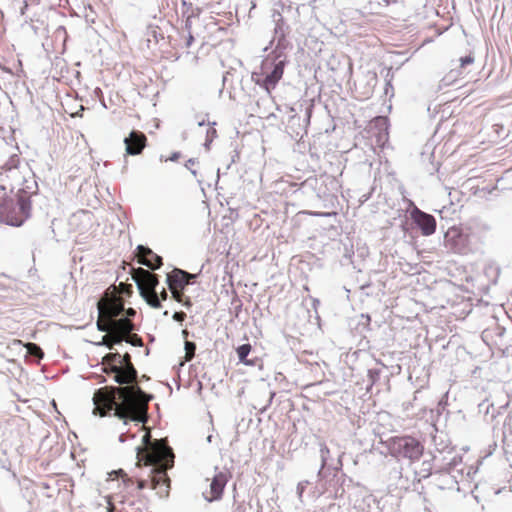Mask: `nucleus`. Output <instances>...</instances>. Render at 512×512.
<instances>
[{
  "instance_id": "obj_25",
  "label": "nucleus",
  "mask_w": 512,
  "mask_h": 512,
  "mask_svg": "<svg viewBox=\"0 0 512 512\" xmlns=\"http://www.w3.org/2000/svg\"><path fill=\"white\" fill-rule=\"evenodd\" d=\"M185 349H186V359L191 360L194 357L196 346L193 342H186L185 343Z\"/></svg>"
},
{
  "instance_id": "obj_17",
  "label": "nucleus",
  "mask_w": 512,
  "mask_h": 512,
  "mask_svg": "<svg viewBox=\"0 0 512 512\" xmlns=\"http://www.w3.org/2000/svg\"><path fill=\"white\" fill-rule=\"evenodd\" d=\"M170 291H171L172 297L174 298L175 301L182 303L186 307H191V305H192L191 300L189 297H185L184 292H183L184 290L174 289V290H170Z\"/></svg>"
},
{
  "instance_id": "obj_23",
  "label": "nucleus",
  "mask_w": 512,
  "mask_h": 512,
  "mask_svg": "<svg viewBox=\"0 0 512 512\" xmlns=\"http://www.w3.org/2000/svg\"><path fill=\"white\" fill-rule=\"evenodd\" d=\"M114 473L117 475V477L122 479V482L126 488H129L134 485V479L132 477H129L124 470L120 469L118 471H115Z\"/></svg>"
},
{
  "instance_id": "obj_27",
  "label": "nucleus",
  "mask_w": 512,
  "mask_h": 512,
  "mask_svg": "<svg viewBox=\"0 0 512 512\" xmlns=\"http://www.w3.org/2000/svg\"><path fill=\"white\" fill-rule=\"evenodd\" d=\"M186 318V313L184 312H175L174 315H173V319L178 321V322H182L184 321Z\"/></svg>"
},
{
  "instance_id": "obj_1",
  "label": "nucleus",
  "mask_w": 512,
  "mask_h": 512,
  "mask_svg": "<svg viewBox=\"0 0 512 512\" xmlns=\"http://www.w3.org/2000/svg\"><path fill=\"white\" fill-rule=\"evenodd\" d=\"M120 365L123 370L117 376V383L123 387L105 386L94 393L93 402L95 415L104 417L111 411L114 416L125 423L127 420L146 423L148 419V404L153 396L145 393L137 384V370L131 355H120Z\"/></svg>"
},
{
  "instance_id": "obj_16",
  "label": "nucleus",
  "mask_w": 512,
  "mask_h": 512,
  "mask_svg": "<svg viewBox=\"0 0 512 512\" xmlns=\"http://www.w3.org/2000/svg\"><path fill=\"white\" fill-rule=\"evenodd\" d=\"M141 296L145 299L147 304L150 305L152 308L157 309V308L161 307V302H160L159 296L156 293V290L149 291L147 293L142 294Z\"/></svg>"
},
{
  "instance_id": "obj_22",
  "label": "nucleus",
  "mask_w": 512,
  "mask_h": 512,
  "mask_svg": "<svg viewBox=\"0 0 512 512\" xmlns=\"http://www.w3.org/2000/svg\"><path fill=\"white\" fill-rule=\"evenodd\" d=\"M124 341L136 347H142L144 345L142 338L138 334L132 332L126 336Z\"/></svg>"
},
{
  "instance_id": "obj_14",
  "label": "nucleus",
  "mask_w": 512,
  "mask_h": 512,
  "mask_svg": "<svg viewBox=\"0 0 512 512\" xmlns=\"http://www.w3.org/2000/svg\"><path fill=\"white\" fill-rule=\"evenodd\" d=\"M167 284L170 290H184L188 284L186 279L183 278L182 269L174 268L170 273H168Z\"/></svg>"
},
{
  "instance_id": "obj_26",
  "label": "nucleus",
  "mask_w": 512,
  "mask_h": 512,
  "mask_svg": "<svg viewBox=\"0 0 512 512\" xmlns=\"http://www.w3.org/2000/svg\"><path fill=\"white\" fill-rule=\"evenodd\" d=\"M461 67H465L468 64H472L474 62V57L472 55H467L465 57L460 58Z\"/></svg>"
},
{
  "instance_id": "obj_20",
  "label": "nucleus",
  "mask_w": 512,
  "mask_h": 512,
  "mask_svg": "<svg viewBox=\"0 0 512 512\" xmlns=\"http://www.w3.org/2000/svg\"><path fill=\"white\" fill-rule=\"evenodd\" d=\"M251 352L250 344H243L237 348L238 358L242 363L248 364L249 362L246 360V357Z\"/></svg>"
},
{
  "instance_id": "obj_34",
  "label": "nucleus",
  "mask_w": 512,
  "mask_h": 512,
  "mask_svg": "<svg viewBox=\"0 0 512 512\" xmlns=\"http://www.w3.org/2000/svg\"><path fill=\"white\" fill-rule=\"evenodd\" d=\"M377 122H382L383 124H386L387 119L385 117H378L376 119Z\"/></svg>"
},
{
  "instance_id": "obj_15",
  "label": "nucleus",
  "mask_w": 512,
  "mask_h": 512,
  "mask_svg": "<svg viewBox=\"0 0 512 512\" xmlns=\"http://www.w3.org/2000/svg\"><path fill=\"white\" fill-rule=\"evenodd\" d=\"M106 334L102 336L100 342L96 343L97 345L106 346L108 349H113L116 344H120L123 342V337L118 336L117 334L111 331H104Z\"/></svg>"
},
{
  "instance_id": "obj_8",
  "label": "nucleus",
  "mask_w": 512,
  "mask_h": 512,
  "mask_svg": "<svg viewBox=\"0 0 512 512\" xmlns=\"http://www.w3.org/2000/svg\"><path fill=\"white\" fill-rule=\"evenodd\" d=\"M124 144L127 154L133 156L139 155L147 146V137L143 132L133 130L130 132L128 137L124 139Z\"/></svg>"
},
{
  "instance_id": "obj_29",
  "label": "nucleus",
  "mask_w": 512,
  "mask_h": 512,
  "mask_svg": "<svg viewBox=\"0 0 512 512\" xmlns=\"http://www.w3.org/2000/svg\"><path fill=\"white\" fill-rule=\"evenodd\" d=\"M123 312H125V315H126L125 318H129V319H130V317H134L136 315V311L133 308H128V309L124 308Z\"/></svg>"
},
{
  "instance_id": "obj_35",
  "label": "nucleus",
  "mask_w": 512,
  "mask_h": 512,
  "mask_svg": "<svg viewBox=\"0 0 512 512\" xmlns=\"http://www.w3.org/2000/svg\"><path fill=\"white\" fill-rule=\"evenodd\" d=\"M384 2L388 5L390 3V0H384Z\"/></svg>"
},
{
  "instance_id": "obj_3",
  "label": "nucleus",
  "mask_w": 512,
  "mask_h": 512,
  "mask_svg": "<svg viewBox=\"0 0 512 512\" xmlns=\"http://www.w3.org/2000/svg\"><path fill=\"white\" fill-rule=\"evenodd\" d=\"M150 432L143 436V447L137 449V467L151 466L149 479H136L137 489L150 487L164 498L170 493V478L167 470L174 465V453L166 439L150 440Z\"/></svg>"
},
{
  "instance_id": "obj_2",
  "label": "nucleus",
  "mask_w": 512,
  "mask_h": 512,
  "mask_svg": "<svg viewBox=\"0 0 512 512\" xmlns=\"http://www.w3.org/2000/svg\"><path fill=\"white\" fill-rule=\"evenodd\" d=\"M13 156L0 167V221L20 226L30 215V197L37 190L34 174L27 166H19Z\"/></svg>"
},
{
  "instance_id": "obj_24",
  "label": "nucleus",
  "mask_w": 512,
  "mask_h": 512,
  "mask_svg": "<svg viewBox=\"0 0 512 512\" xmlns=\"http://www.w3.org/2000/svg\"><path fill=\"white\" fill-rule=\"evenodd\" d=\"M118 295L125 294L130 296L133 293L132 285L126 283H120L119 286H116Z\"/></svg>"
},
{
  "instance_id": "obj_10",
  "label": "nucleus",
  "mask_w": 512,
  "mask_h": 512,
  "mask_svg": "<svg viewBox=\"0 0 512 512\" xmlns=\"http://www.w3.org/2000/svg\"><path fill=\"white\" fill-rule=\"evenodd\" d=\"M136 251V257L140 264L147 266L151 270L159 269L162 266V258L150 248L138 245Z\"/></svg>"
},
{
  "instance_id": "obj_31",
  "label": "nucleus",
  "mask_w": 512,
  "mask_h": 512,
  "mask_svg": "<svg viewBox=\"0 0 512 512\" xmlns=\"http://www.w3.org/2000/svg\"><path fill=\"white\" fill-rule=\"evenodd\" d=\"M193 40V36L189 33L186 40V46L189 47L192 44Z\"/></svg>"
},
{
  "instance_id": "obj_33",
  "label": "nucleus",
  "mask_w": 512,
  "mask_h": 512,
  "mask_svg": "<svg viewBox=\"0 0 512 512\" xmlns=\"http://www.w3.org/2000/svg\"><path fill=\"white\" fill-rule=\"evenodd\" d=\"M284 183H286L289 187H295L297 186V183L288 181V180H282Z\"/></svg>"
},
{
  "instance_id": "obj_28",
  "label": "nucleus",
  "mask_w": 512,
  "mask_h": 512,
  "mask_svg": "<svg viewBox=\"0 0 512 512\" xmlns=\"http://www.w3.org/2000/svg\"><path fill=\"white\" fill-rule=\"evenodd\" d=\"M182 275H183V278L186 279L187 281V284H189L192 280H194L196 278V274H190L184 270H182Z\"/></svg>"
},
{
  "instance_id": "obj_32",
  "label": "nucleus",
  "mask_w": 512,
  "mask_h": 512,
  "mask_svg": "<svg viewBox=\"0 0 512 512\" xmlns=\"http://www.w3.org/2000/svg\"><path fill=\"white\" fill-rule=\"evenodd\" d=\"M179 157H180V153L176 152V153H174V154L169 158V160H171V161H176V160H178V159H179Z\"/></svg>"
},
{
  "instance_id": "obj_19",
  "label": "nucleus",
  "mask_w": 512,
  "mask_h": 512,
  "mask_svg": "<svg viewBox=\"0 0 512 512\" xmlns=\"http://www.w3.org/2000/svg\"><path fill=\"white\" fill-rule=\"evenodd\" d=\"M103 372L107 375L114 374V381L117 382V376L121 375L123 370L117 364L103 365Z\"/></svg>"
},
{
  "instance_id": "obj_13",
  "label": "nucleus",
  "mask_w": 512,
  "mask_h": 512,
  "mask_svg": "<svg viewBox=\"0 0 512 512\" xmlns=\"http://www.w3.org/2000/svg\"><path fill=\"white\" fill-rule=\"evenodd\" d=\"M121 512H148V508L144 499L141 497L132 499L131 497L124 496L120 501Z\"/></svg>"
},
{
  "instance_id": "obj_4",
  "label": "nucleus",
  "mask_w": 512,
  "mask_h": 512,
  "mask_svg": "<svg viewBox=\"0 0 512 512\" xmlns=\"http://www.w3.org/2000/svg\"><path fill=\"white\" fill-rule=\"evenodd\" d=\"M98 319L96 322L99 331H108L107 322L117 318L124 311V300L118 295L115 285L110 286L97 303Z\"/></svg>"
},
{
  "instance_id": "obj_36",
  "label": "nucleus",
  "mask_w": 512,
  "mask_h": 512,
  "mask_svg": "<svg viewBox=\"0 0 512 512\" xmlns=\"http://www.w3.org/2000/svg\"><path fill=\"white\" fill-rule=\"evenodd\" d=\"M108 512H113V507H111V509H109V511H108Z\"/></svg>"
},
{
  "instance_id": "obj_30",
  "label": "nucleus",
  "mask_w": 512,
  "mask_h": 512,
  "mask_svg": "<svg viewBox=\"0 0 512 512\" xmlns=\"http://www.w3.org/2000/svg\"><path fill=\"white\" fill-rule=\"evenodd\" d=\"M168 298V294L165 289H163L159 295V299L165 301Z\"/></svg>"
},
{
  "instance_id": "obj_7",
  "label": "nucleus",
  "mask_w": 512,
  "mask_h": 512,
  "mask_svg": "<svg viewBox=\"0 0 512 512\" xmlns=\"http://www.w3.org/2000/svg\"><path fill=\"white\" fill-rule=\"evenodd\" d=\"M132 278L136 282L140 295L156 290L159 283L158 276L143 268H133Z\"/></svg>"
},
{
  "instance_id": "obj_9",
  "label": "nucleus",
  "mask_w": 512,
  "mask_h": 512,
  "mask_svg": "<svg viewBox=\"0 0 512 512\" xmlns=\"http://www.w3.org/2000/svg\"><path fill=\"white\" fill-rule=\"evenodd\" d=\"M411 218L420 228L422 235L429 236L436 231V220L432 215L415 208L411 212Z\"/></svg>"
},
{
  "instance_id": "obj_5",
  "label": "nucleus",
  "mask_w": 512,
  "mask_h": 512,
  "mask_svg": "<svg viewBox=\"0 0 512 512\" xmlns=\"http://www.w3.org/2000/svg\"><path fill=\"white\" fill-rule=\"evenodd\" d=\"M384 444L391 456L405 458L412 462L419 460L424 451L421 442L409 435L390 437Z\"/></svg>"
},
{
  "instance_id": "obj_12",
  "label": "nucleus",
  "mask_w": 512,
  "mask_h": 512,
  "mask_svg": "<svg viewBox=\"0 0 512 512\" xmlns=\"http://www.w3.org/2000/svg\"><path fill=\"white\" fill-rule=\"evenodd\" d=\"M106 325L110 327L108 331L123 337V340L126 338V336H128L130 332L135 330V325L129 318H115L107 322Z\"/></svg>"
},
{
  "instance_id": "obj_11",
  "label": "nucleus",
  "mask_w": 512,
  "mask_h": 512,
  "mask_svg": "<svg viewBox=\"0 0 512 512\" xmlns=\"http://www.w3.org/2000/svg\"><path fill=\"white\" fill-rule=\"evenodd\" d=\"M227 481L228 479L225 473L219 472L215 474L211 480L209 490L203 493L205 499L209 502L220 499Z\"/></svg>"
},
{
  "instance_id": "obj_21",
  "label": "nucleus",
  "mask_w": 512,
  "mask_h": 512,
  "mask_svg": "<svg viewBox=\"0 0 512 512\" xmlns=\"http://www.w3.org/2000/svg\"><path fill=\"white\" fill-rule=\"evenodd\" d=\"M120 354L118 352L108 353L102 358V365L117 364L120 365Z\"/></svg>"
},
{
  "instance_id": "obj_6",
  "label": "nucleus",
  "mask_w": 512,
  "mask_h": 512,
  "mask_svg": "<svg viewBox=\"0 0 512 512\" xmlns=\"http://www.w3.org/2000/svg\"><path fill=\"white\" fill-rule=\"evenodd\" d=\"M284 73V62L266 59L262 62L260 72L253 73L255 83L263 87L267 93L276 87Z\"/></svg>"
},
{
  "instance_id": "obj_18",
  "label": "nucleus",
  "mask_w": 512,
  "mask_h": 512,
  "mask_svg": "<svg viewBox=\"0 0 512 512\" xmlns=\"http://www.w3.org/2000/svg\"><path fill=\"white\" fill-rule=\"evenodd\" d=\"M24 347L27 349V353L31 356H34L36 358H43L44 356V353L42 351V349L35 343H26L24 344Z\"/></svg>"
}]
</instances>
